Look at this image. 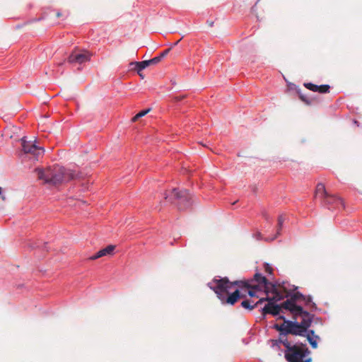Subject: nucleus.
<instances>
[{"mask_svg": "<svg viewBox=\"0 0 362 362\" xmlns=\"http://www.w3.org/2000/svg\"><path fill=\"white\" fill-rule=\"evenodd\" d=\"M61 16H62V14H61L59 12L57 13V17H58V18H59V17H60Z\"/></svg>", "mask_w": 362, "mask_h": 362, "instance_id": "nucleus-30", "label": "nucleus"}, {"mask_svg": "<svg viewBox=\"0 0 362 362\" xmlns=\"http://www.w3.org/2000/svg\"><path fill=\"white\" fill-rule=\"evenodd\" d=\"M139 74L140 76H141L143 78V74H141V71H139V73H138Z\"/></svg>", "mask_w": 362, "mask_h": 362, "instance_id": "nucleus-33", "label": "nucleus"}, {"mask_svg": "<svg viewBox=\"0 0 362 362\" xmlns=\"http://www.w3.org/2000/svg\"><path fill=\"white\" fill-rule=\"evenodd\" d=\"M271 293L274 295L272 298H264V301H268V303L262 309L263 315L272 314L274 316L278 315L283 310H285L283 306V303L280 305H276L274 302L279 301L284 298H287L289 293L287 292V288L284 284L279 285L278 286L272 284L271 285Z\"/></svg>", "mask_w": 362, "mask_h": 362, "instance_id": "nucleus-4", "label": "nucleus"}, {"mask_svg": "<svg viewBox=\"0 0 362 362\" xmlns=\"http://www.w3.org/2000/svg\"><path fill=\"white\" fill-rule=\"evenodd\" d=\"M172 194L177 200V204L179 210H185L191 206V197L187 190L178 191L177 189H173Z\"/></svg>", "mask_w": 362, "mask_h": 362, "instance_id": "nucleus-9", "label": "nucleus"}, {"mask_svg": "<svg viewBox=\"0 0 362 362\" xmlns=\"http://www.w3.org/2000/svg\"><path fill=\"white\" fill-rule=\"evenodd\" d=\"M329 197H332V198L327 199V198H322L321 202L326 205L332 206L333 208H337V207H339V205L343 206L344 204H343L342 200L340 198H339L334 195L329 194Z\"/></svg>", "mask_w": 362, "mask_h": 362, "instance_id": "nucleus-12", "label": "nucleus"}, {"mask_svg": "<svg viewBox=\"0 0 362 362\" xmlns=\"http://www.w3.org/2000/svg\"><path fill=\"white\" fill-rule=\"evenodd\" d=\"M262 216L265 218V220H267V221L269 220V215L266 212H263Z\"/></svg>", "mask_w": 362, "mask_h": 362, "instance_id": "nucleus-29", "label": "nucleus"}, {"mask_svg": "<svg viewBox=\"0 0 362 362\" xmlns=\"http://www.w3.org/2000/svg\"><path fill=\"white\" fill-rule=\"evenodd\" d=\"M22 152L24 154L30 155V157L37 160L44 154L45 150L42 147L36 144V140H28L25 136L21 139Z\"/></svg>", "mask_w": 362, "mask_h": 362, "instance_id": "nucleus-8", "label": "nucleus"}, {"mask_svg": "<svg viewBox=\"0 0 362 362\" xmlns=\"http://www.w3.org/2000/svg\"><path fill=\"white\" fill-rule=\"evenodd\" d=\"M171 48H169V49H167L165 50H164L159 56L158 57H160V60L164 57H165L170 52Z\"/></svg>", "mask_w": 362, "mask_h": 362, "instance_id": "nucleus-25", "label": "nucleus"}, {"mask_svg": "<svg viewBox=\"0 0 362 362\" xmlns=\"http://www.w3.org/2000/svg\"><path fill=\"white\" fill-rule=\"evenodd\" d=\"M286 335L283 332H281L280 334V342L283 344V345L286 347V350H288L291 347L293 346V345L291 344V343L288 341V340L286 338Z\"/></svg>", "mask_w": 362, "mask_h": 362, "instance_id": "nucleus-17", "label": "nucleus"}, {"mask_svg": "<svg viewBox=\"0 0 362 362\" xmlns=\"http://www.w3.org/2000/svg\"><path fill=\"white\" fill-rule=\"evenodd\" d=\"M136 65L137 66L138 73H139V71H141L144 69L146 68L151 64L149 60H145L140 62H136Z\"/></svg>", "mask_w": 362, "mask_h": 362, "instance_id": "nucleus-19", "label": "nucleus"}, {"mask_svg": "<svg viewBox=\"0 0 362 362\" xmlns=\"http://www.w3.org/2000/svg\"><path fill=\"white\" fill-rule=\"evenodd\" d=\"M35 171L39 180L52 186L82 178L81 173H76L74 170L59 165L48 167L45 169L37 168Z\"/></svg>", "mask_w": 362, "mask_h": 362, "instance_id": "nucleus-1", "label": "nucleus"}, {"mask_svg": "<svg viewBox=\"0 0 362 362\" xmlns=\"http://www.w3.org/2000/svg\"><path fill=\"white\" fill-rule=\"evenodd\" d=\"M303 302L305 303V304L310 308H316V305L314 302L312 300V298L310 296H305L304 298H303Z\"/></svg>", "mask_w": 362, "mask_h": 362, "instance_id": "nucleus-20", "label": "nucleus"}, {"mask_svg": "<svg viewBox=\"0 0 362 362\" xmlns=\"http://www.w3.org/2000/svg\"><path fill=\"white\" fill-rule=\"evenodd\" d=\"M139 116L138 114H136L134 117H132V122H135L136 121H137L139 119Z\"/></svg>", "mask_w": 362, "mask_h": 362, "instance_id": "nucleus-27", "label": "nucleus"}, {"mask_svg": "<svg viewBox=\"0 0 362 362\" xmlns=\"http://www.w3.org/2000/svg\"><path fill=\"white\" fill-rule=\"evenodd\" d=\"M315 197H319L320 200L322 198H327V199L331 198L329 197V193L326 191L325 185L322 183L317 184L316 187Z\"/></svg>", "mask_w": 362, "mask_h": 362, "instance_id": "nucleus-14", "label": "nucleus"}, {"mask_svg": "<svg viewBox=\"0 0 362 362\" xmlns=\"http://www.w3.org/2000/svg\"><path fill=\"white\" fill-rule=\"evenodd\" d=\"M305 336L312 348L316 349L317 347V340L320 339L319 336L315 334L313 330L308 331Z\"/></svg>", "mask_w": 362, "mask_h": 362, "instance_id": "nucleus-15", "label": "nucleus"}, {"mask_svg": "<svg viewBox=\"0 0 362 362\" xmlns=\"http://www.w3.org/2000/svg\"><path fill=\"white\" fill-rule=\"evenodd\" d=\"M160 62V57H156L151 59H149V62L151 65L156 64Z\"/></svg>", "mask_w": 362, "mask_h": 362, "instance_id": "nucleus-22", "label": "nucleus"}, {"mask_svg": "<svg viewBox=\"0 0 362 362\" xmlns=\"http://www.w3.org/2000/svg\"><path fill=\"white\" fill-rule=\"evenodd\" d=\"M92 54L87 50H74L68 57V62L83 64L90 60Z\"/></svg>", "mask_w": 362, "mask_h": 362, "instance_id": "nucleus-10", "label": "nucleus"}, {"mask_svg": "<svg viewBox=\"0 0 362 362\" xmlns=\"http://www.w3.org/2000/svg\"><path fill=\"white\" fill-rule=\"evenodd\" d=\"M235 284L239 287L249 288L248 295L251 297L256 296V292L264 291L267 293L271 291L272 283H269L265 276L256 273L252 279L248 281H235Z\"/></svg>", "mask_w": 362, "mask_h": 362, "instance_id": "nucleus-5", "label": "nucleus"}, {"mask_svg": "<svg viewBox=\"0 0 362 362\" xmlns=\"http://www.w3.org/2000/svg\"><path fill=\"white\" fill-rule=\"evenodd\" d=\"M185 95L175 97V101H180L181 100L185 98Z\"/></svg>", "mask_w": 362, "mask_h": 362, "instance_id": "nucleus-28", "label": "nucleus"}, {"mask_svg": "<svg viewBox=\"0 0 362 362\" xmlns=\"http://www.w3.org/2000/svg\"><path fill=\"white\" fill-rule=\"evenodd\" d=\"M139 116L138 114H136L134 117H132V122H135L136 121H137L139 119Z\"/></svg>", "mask_w": 362, "mask_h": 362, "instance_id": "nucleus-26", "label": "nucleus"}, {"mask_svg": "<svg viewBox=\"0 0 362 362\" xmlns=\"http://www.w3.org/2000/svg\"><path fill=\"white\" fill-rule=\"evenodd\" d=\"M233 285H236L235 281L230 282L226 277L221 279L214 278L208 283V286L216 293L221 302L224 304L230 305H234L239 298L243 297L238 289L231 294H229L228 290Z\"/></svg>", "mask_w": 362, "mask_h": 362, "instance_id": "nucleus-2", "label": "nucleus"}, {"mask_svg": "<svg viewBox=\"0 0 362 362\" xmlns=\"http://www.w3.org/2000/svg\"><path fill=\"white\" fill-rule=\"evenodd\" d=\"M304 86L313 92H319L320 93H327L329 92L330 86L329 85L317 86L312 83H305Z\"/></svg>", "mask_w": 362, "mask_h": 362, "instance_id": "nucleus-11", "label": "nucleus"}, {"mask_svg": "<svg viewBox=\"0 0 362 362\" xmlns=\"http://www.w3.org/2000/svg\"><path fill=\"white\" fill-rule=\"evenodd\" d=\"M285 358L288 362H311L310 351L306 345L301 344L293 345L288 350L285 351Z\"/></svg>", "mask_w": 362, "mask_h": 362, "instance_id": "nucleus-6", "label": "nucleus"}, {"mask_svg": "<svg viewBox=\"0 0 362 362\" xmlns=\"http://www.w3.org/2000/svg\"><path fill=\"white\" fill-rule=\"evenodd\" d=\"M115 248V245H110L105 248L99 250L95 255L91 256L89 259L90 260H95L106 255H112Z\"/></svg>", "mask_w": 362, "mask_h": 362, "instance_id": "nucleus-13", "label": "nucleus"}, {"mask_svg": "<svg viewBox=\"0 0 362 362\" xmlns=\"http://www.w3.org/2000/svg\"><path fill=\"white\" fill-rule=\"evenodd\" d=\"M264 271L268 273V274H272V268L269 266V264H264Z\"/></svg>", "mask_w": 362, "mask_h": 362, "instance_id": "nucleus-23", "label": "nucleus"}, {"mask_svg": "<svg viewBox=\"0 0 362 362\" xmlns=\"http://www.w3.org/2000/svg\"><path fill=\"white\" fill-rule=\"evenodd\" d=\"M287 292L289 293L287 298H290L283 303V306L285 310L291 313L293 320L298 318L299 315L309 313L304 310L300 305L296 304L297 302L302 301L303 298H304V296L302 293L296 292L291 295L288 290Z\"/></svg>", "mask_w": 362, "mask_h": 362, "instance_id": "nucleus-7", "label": "nucleus"}, {"mask_svg": "<svg viewBox=\"0 0 362 362\" xmlns=\"http://www.w3.org/2000/svg\"><path fill=\"white\" fill-rule=\"evenodd\" d=\"M284 217L281 215L279 216L278 218V224H277V233H276V235L272 238L271 239V240H274V239H276L277 238L278 235H280V233H281V230L282 228V226H283V223H284Z\"/></svg>", "mask_w": 362, "mask_h": 362, "instance_id": "nucleus-18", "label": "nucleus"}, {"mask_svg": "<svg viewBox=\"0 0 362 362\" xmlns=\"http://www.w3.org/2000/svg\"><path fill=\"white\" fill-rule=\"evenodd\" d=\"M150 111H151V109H146V110L139 112L138 113V115H139V117H142L145 116L146 115H147Z\"/></svg>", "mask_w": 362, "mask_h": 362, "instance_id": "nucleus-24", "label": "nucleus"}, {"mask_svg": "<svg viewBox=\"0 0 362 362\" xmlns=\"http://www.w3.org/2000/svg\"><path fill=\"white\" fill-rule=\"evenodd\" d=\"M263 301H264V298H262L257 303L252 305V303H253V301H250V300H245L241 303V305L243 308H244L245 309L252 310L256 306H257L258 304L262 303Z\"/></svg>", "mask_w": 362, "mask_h": 362, "instance_id": "nucleus-16", "label": "nucleus"}, {"mask_svg": "<svg viewBox=\"0 0 362 362\" xmlns=\"http://www.w3.org/2000/svg\"><path fill=\"white\" fill-rule=\"evenodd\" d=\"M180 41V40H177V42H175L173 45H177Z\"/></svg>", "mask_w": 362, "mask_h": 362, "instance_id": "nucleus-31", "label": "nucleus"}, {"mask_svg": "<svg viewBox=\"0 0 362 362\" xmlns=\"http://www.w3.org/2000/svg\"><path fill=\"white\" fill-rule=\"evenodd\" d=\"M300 98L302 101H303L307 105H311L313 103V100L307 98L305 95L300 94Z\"/></svg>", "mask_w": 362, "mask_h": 362, "instance_id": "nucleus-21", "label": "nucleus"}, {"mask_svg": "<svg viewBox=\"0 0 362 362\" xmlns=\"http://www.w3.org/2000/svg\"><path fill=\"white\" fill-rule=\"evenodd\" d=\"M298 317L301 318L300 322L296 321L298 318L294 320L295 321H290L286 320L284 316L281 315L279 318L283 320L284 322L274 325V328L285 334H291L293 335L305 336L308 329L312 322V315L310 313H305L299 315Z\"/></svg>", "mask_w": 362, "mask_h": 362, "instance_id": "nucleus-3", "label": "nucleus"}, {"mask_svg": "<svg viewBox=\"0 0 362 362\" xmlns=\"http://www.w3.org/2000/svg\"><path fill=\"white\" fill-rule=\"evenodd\" d=\"M213 24H214V23H213V22H210V23H209V26H213Z\"/></svg>", "mask_w": 362, "mask_h": 362, "instance_id": "nucleus-32", "label": "nucleus"}, {"mask_svg": "<svg viewBox=\"0 0 362 362\" xmlns=\"http://www.w3.org/2000/svg\"><path fill=\"white\" fill-rule=\"evenodd\" d=\"M1 199H2L3 200H5V199H6V198H5V197H4V196H2V197H1Z\"/></svg>", "mask_w": 362, "mask_h": 362, "instance_id": "nucleus-34", "label": "nucleus"}]
</instances>
